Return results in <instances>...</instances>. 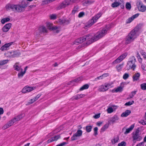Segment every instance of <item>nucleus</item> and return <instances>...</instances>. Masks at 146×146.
Listing matches in <instances>:
<instances>
[{"instance_id": "nucleus-34", "label": "nucleus", "mask_w": 146, "mask_h": 146, "mask_svg": "<svg viewBox=\"0 0 146 146\" xmlns=\"http://www.w3.org/2000/svg\"><path fill=\"white\" fill-rule=\"evenodd\" d=\"M9 60H2L0 61V66H3L7 64L9 62Z\"/></svg>"}, {"instance_id": "nucleus-29", "label": "nucleus", "mask_w": 146, "mask_h": 146, "mask_svg": "<svg viewBox=\"0 0 146 146\" xmlns=\"http://www.w3.org/2000/svg\"><path fill=\"white\" fill-rule=\"evenodd\" d=\"M84 95L82 94L77 95L73 97L70 99L72 100H78L81 98L83 97H84Z\"/></svg>"}, {"instance_id": "nucleus-61", "label": "nucleus", "mask_w": 146, "mask_h": 146, "mask_svg": "<svg viewBox=\"0 0 146 146\" xmlns=\"http://www.w3.org/2000/svg\"><path fill=\"white\" fill-rule=\"evenodd\" d=\"M4 110L2 108H0V115H2L3 113Z\"/></svg>"}, {"instance_id": "nucleus-45", "label": "nucleus", "mask_w": 146, "mask_h": 146, "mask_svg": "<svg viewBox=\"0 0 146 146\" xmlns=\"http://www.w3.org/2000/svg\"><path fill=\"white\" fill-rule=\"evenodd\" d=\"M126 143L124 141H123L118 144V146H126Z\"/></svg>"}, {"instance_id": "nucleus-38", "label": "nucleus", "mask_w": 146, "mask_h": 146, "mask_svg": "<svg viewBox=\"0 0 146 146\" xmlns=\"http://www.w3.org/2000/svg\"><path fill=\"white\" fill-rule=\"evenodd\" d=\"M109 127V124H106L104 126H103L101 129V131L102 132L104 131L106 129H107Z\"/></svg>"}, {"instance_id": "nucleus-40", "label": "nucleus", "mask_w": 146, "mask_h": 146, "mask_svg": "<svg viewBox=\"0 0 146 146\" xmlns=\"http://www.w3.org/2000/svg\"><path fill=\"white\" fill-rule=\"evenodd\" d=\"M118 119L119 117L117 116L114 115L111 121L113 123L115 122Z\"/></svg>"}, {"instance_id": "nucleus-54", "label": "nucleus", "mask_w": 146, "mask_h": 146, "mask_svg": "<svg viewBox=\"0 0 146 146\" xmlns=\"http://www.w3.org/2000/svg\"><path fill=\"white\" fill-rule=\"evenodd\" d=\"M82 4L84 6L88 5V0H84L82 2Z\"/></svg>"}, {"instance_id": "nucleus-27", "label": "nucleus", "mask_w": 146, "mask_h": 146, "mask_svg": "<svg viewBox=\"0 0 146 146\" xmlns=\"http://www.w3.org/2000/svg\"><path fill=\"white\" fill-rule=\"evenodd\" d=\"M122 90L123 88L121 86H119L117 88H115L112 90L111 92L112 93L120 92L122 91Z\"/></svg>"}, {"instance_id": "nucleus-6", "label": "nucleus", "mask_w": 146, "mask_h": 146, "mask_svg": "<svg viewBox=\"0 0 146 146\" xmlns=\"http://www.w3.org/2000/svg\"><path fill=\"white\" fill-rule=\"evenodd\" d=\"M112 84L110 83H105L99 87L98 90L100 92H105L109 88L112 87Z\"/></svg>"}, {"instance_id": "nucleus-1", "label": "nucleus", "mask_w": 146, "mask_h": 146, "mask_svg": "<svg viewBox=\"0 0 146 146\" xmlns=\"http://www.w3.org/2000/svg\"><path fill=\"white\" fill-rule=\"evenodd\" d=\"M108 30V28L105 27L102 28L95 34H90L84 36L77 39L76 42L82 43L86 41V44H89L105 36L107 33Z\"/></svg>"}, {"instance_id": "nucleus-9", "label": "nucleus", "mask_w": 146, "mask_h": 146, "mask_svg": "<svg viewBox=\"0 0 146 146\" xmlns=\"http://www.w3.org/2000/svg\"><path fill=\"white\" fill-rule=\"evenodd\" d=\"M82 131L81 130H78L77 132L74 134L71 137L72 141H74L77 139L78 137H81L82 135Z\"/></svg>"}, {"instance_id": "nucleus-43", "label": "nucleus", "mask_w": 146, "mask_h": 146, "mask_svg": "<svg viewBox=\"0 0 146 146\" xmlns=\"http://www.w3.org/2000/svg\"><path fill=\"white\" fill-rule=\"evenodd\" d=\"M86 131L88 132H90L92 130V126L91 125L87 126L86 127Z\"/></svg>"}, {"instance_id": "nucleus-4", "label": "nucleus", "mask_w": 146, "mask_h": 146, "mask_svg": "<svg viewBox=\"0 0 146 146\" xmlns=\"http://www.w3.org/2000/svg\"><path fill=\"white\" fill-rule=\"evenodd\" d=\"M27 5L28 2L25 1H23L21 5H15V11L18 12H23L27 6Z\"/></svg>"}, {"instance_id": "nucleus-18", "label": "nucleus", "mask_w": 146, "mask_h": 146, "mask_svg": "<svg viewBox=\"0 0 146 146\" xmlns=\"http://www.w3.org/2000/svg\"><path fill=\"white\" fill-rule=\"evenodd\" d=\"M139 15V13L136 14L129 18L126 21L127 23H129L131 22L135 19L137 18Z\"/></svg>"}, {"instance_id": "nucleus-32", "label": "nucleus", "mask_w": 146, "mask_h": 146, "mask_svg": "<svg viewBox=\"0 0 146 146\" xmlns=\"http://www.w3.org/2000/svg\"><path fill=\"white\" fill-rule=\"evenodd\" d=\"M66 6H67L66 5V3H65L64 1L60 5H59V7H58V9H62L65 8Z\"/></svg>"}, {"instance_id": "nucleus-63", "label": "nucleus", "mask_w": 146, "mask_h": 146, "mask_svg": "<svg viewBox=\"0 0 146 146\" xmlns=\"http://www.w3.org/2000/svg\"><path fill=\"white\" fill-rule=\"evenodd\" d=\"M80 0H71V3H77L80 1Z\"/></svg>"}, {"instance_id": "nucleus-56", "label": "nucleus", "mask_w": 146, "mask_h": 146, "mask_svg": "<svg viewBox=\"0 0 146 146\" xmlns=\"http://www.w3.org/2000/svg\"><path fill=\"white\" fill-rule=\"evenodd\" d=\"M35 102V101L33 99H31L29 101V102H28V104H31L34 102Z\"/></svg>"}, {"instance_id": "nucleus-22", "label": "nucleus", "mask_w": 146, "mask_h": 146, "mask_svg": "<svg viewBox=\"0 0 146 146\" xmlns=\"http://www.w3.org/2000/svg\"><path fill=\"white\" fill-rule=\"evenodd\" d=\"M13 123V121L11 120L3 126V129H5L12 125Z\"/></svg>"}, {"instance_id": "nucleus-16", "label": "nucleus", "mask_w": 146, "mask_h": 146, "mask_svg": "<svg viewBox=\"0 0 146 146\" xmlns=\"http://www.w3.org/2000/svg\"><path fill=\"white\" fill-rule=\"evenodd\" d=\"M8 56L10 57H14L19 55L18 52L17 51L9 52H7Z\"/></svg>"}, {"instance_id": "nucleus-59", "label": "nucleus", "mask_w": 146, "mask_h": 146, "mask_svg": "<svg viewBox=\"0 0 146 146\" xmlns=\"http://www.w3.org/2000/svg\"><path fill=\"white\" fill-rule=\"evenodd\" d=\"M136 146H144V143L143 142H141L137 144Z\"/></svg>"}, {"instance_id": "nucleus-10", "label": "nucleus", "mask_w": 146, "mask_h": 146, "mask_svg": "<svg viewBox=\"0 0 146 146\" xmlns=\"http://www.w3.org/2000/svg\"><path fill=\"white\" fill-rule=\"evenodd\" d=\"M46 26L48 28L49 30H56V33H58L59 31V30L58 29V27L56 26H54L52 23L49 22L46 23Z\"/></svg>"}, {"instance_id": "nucleus-11", "label": "nucleus", "mask_w": 146, "mask_h": 146, "mask_svg": "<svg viewBox=\"0 0 146 146\" xmlns=\"http://www.w3.org/2000/svg\"><path fill=\"white\" fill-rule=\"evenodd\" d=\"M14 43L13 42H11L8 43H6L1 47L0 49L2 51L7 50L9 49V48L11 45L14 44Z\"/></svg>"}, {"instance_id": "nucleus-28", "label": "nucleus", "mask_w": 146, "mask_h": 146, "mask_svg": "<svg viewBox=\"0 0 146 146\" xmlns=\"http://www.w3.org/2000/svg\"><path fill=\"white\" fill-rule=\"evenodd\" d=\"M60 138L59 135H57L55 137H52L51 138L49 139L48 140V143L51 142L52 141L57 140L58 139Z\"/></svg>"}, {"instance_id": "nucleus-23", "label": "nucleus", "mask_w": 146, "mask_h": 146, "mask_svg": "<svg viewBox=\"0 0 146 146\" xmlns=\"http://www.w3.org/2000/svg\"><path fill=\"white\" fill-rule=\"evenodd\" d=\"M140 76V74L139 73L137 72L135 73L133 77V81L134 82L136 81L139 80Z\"/></svg>"}, {"instance_id": "nucleus-44", "label": "nucleus", "mask_w": 146, "mask_h": 146, "mask_svg": "<svg viewBox=\"0 0 146 146\" xmlns=\"http://www.w3.org/2000/svg\"><path fill=\"white\" fill-rule=\"evenodd\" d=\"M141 88L143 90H146V83H143L141 85Z\"/></svg>"}, {"instance_id": "nucleus-26", "label": "nucleus", "mask_w": 146, "mask_h": 146, "mask_svg": "<svg viewBox=\"0 0 146 146\" xmlns=\"http://www.w3.org/2000/svg\"><path fill=\"white\" fill-rule=\"evenodd\" d=\"M138 9L139 11L144 12L146 10V6L143 4H140L138 7Z\"/></svg>"}, {"instance_id": "nucleus-13", "label": "nucleus", "mask_w": 146, "mask_h": 146, "mask_svg": "<svg viewBox=\"0 0 146 146\" xmlns=\"http://www.w3.org/2000/svg\"><path fill=\"white\" fill-rule=\"evenodd\" d=\"M123 0H115V1L111 4V7H116L119 5L123 3Z\"/></svg>"}, {"instance_id": "nucleus-50", "label": "nucleus", "mask_w": 146, "mask_h": 146, "mask_svg": "<svg viewBox=\"0 0 146 146\" xmlns=\"http://www.w3.org/2000/svg\"><path fill=\"white\" fill-rule=\"evenodd\" d=\"M126 8L128 9H130L131 8V5L129 3H127L126 4Z\"/></svg>"}, {"instance_id": "nucleus-7", "label": "nucleus", "mask_w": 146, "mask_h": 146, "mask_svg": "<svg viewBox=\"0 0 146 146\" xmlns=\"http://www.w3.org/2000/svg\"><path fill=\"white\" fill-rule=\"evenodd\" d=\"M36 87V86H27L22 89V92L23 93H26L31 92L34 90Z\"/></svg>"}, {"instance_id": "nucleus-64", "label": "nucleus", "mask_w": 146, "mask_h": 146, "mask_svg": "<svg viewBox=\"0 0 146 146\" xmlns=\"http://www.w3.org/2000/svg\"><path fill=\"white\" fill-rule=\"evenodd\" d=\"M65 21H66L65 20L60 19L59 22L62 24H65Z\"/></svg>"}, {"instance_id": "nucleus-36", "label": "nucleus", "mask_w": 146, "mask_h": 146, "mask_svg": "<svg viewBox=\"0 0 146 146\" xmlns=\"http://www.w3.org/2000/svg\"><path fill=\"white\" fill-rule=\"evenodd\" d=\"M123 64H119L116 66L117 70L118 72L120 71L123 68Z\"/></svg>"}, {"instance_id": "nucleus-8", "label": "nucleus", "mask_w": 146, "mask_h": 146, "mask_svg": "<svg viewBox=\"0 0 146 146\" xmlns=\"http://www.w3.org/2000/svg\"><path fill=\"white\" fill-rule=\"evenodd\" d=\"M127 52L123 53L113 61L112 63L113 64H115L120 63L127 56Z\"/></svg>"}, {"instance_id": "nucleus-42", "label": "nucleus", "mask_w": 146, "mask_h": 146, "mask_svg": "<svg viewBox=\"0 0 146 146\" xmlns=\"http://www.w3.org/2000/svg\"><path fill=\"white\" fill-rule=\"evenodd\" d=\"M136 91H133L131 92L129 95V97L130 98H133L134 96L136 94Z\"/></svg>"}, {"instance_id": "nucleus-31", "label": "nucleus", "mask_w": 146, "mask_h": 146, "mask_svg": "<svg viewBox=\"0 0 146 146\" xmlns=\"http://www.w3.org/2000/svg\"><path fill=\"white\" fill-rule=\"evenodd\" d=\"M79 11V8L77 6H75L73 8L72 12V14L74 15L76 13L78 12Z\"/></svg>"}, {"instance_id": "nucleus-24", "label": "nucleus", "mask_w": 146, "mask_h": 146, "mask_svg": "<svg viewBox=\"0 0 146 146\" xmlns=\"http://www.w3.org/2000/svg\"><path fill=\"white\" fill-rule=\"evenodd\" d=\"M131 111L130 110H127L122 113L121 116L123 117H127L131 113Z\"/></svg>"}, {"instance_id": "nucleus-53", "label": "nucleus", "mask_w": 146, "mask_h": 146, "mask_svg": "<svg viewBox=\"0 0 146 146\" xmlns=\"http://www.w3.org/2000/svg\"><path fill=\"white\" fill-rule=\"evenodd\" d=\"M139 122V123L143 125H146V120L145 121L144 120H141Z\"/></svg>"}, {"instance_id": "nucleus-12", "label": "nucleus", "mask_w": 146, "mask_h": 146, "mask_svg": "<svg viewBox=\"0 0 146 146\" xmlns=\"http://www.w3.org/2000/svg\"><path fill=\"white\" fill-rule=\"evenodd\" d=\"M11 26L12 24L10 23L6 24L2 28L3 31L4 33L7 32L11 28Z\"/></svg>"}, {"instance_id": "nucleus-37", "label": "nucleus", "mask_w": 146, "mask_h": 146, "mask_svg": "<svg viewBox=\"0 0 146 146\" xmlns=\"http://www.w3.org/2000/svg\"><path fill=\"white\" fill-rule=\"evenodd\" d=\"M89 87V85L88 84H86L82 86L81 87L80 89V91H82L85 89H88Z\"/></svg>"}, {"instance_id": "nucleus-14", "label": "nucleus", "mask_w": 146, "mask_h": 146, "mask_svg": "<svg viewBox=\"0 0 146 146\" xmlns=\"http://www.w3.org/2000/svg\"><path fill=\"white\" fill-rule=\"evenodd\" d=\"M133 141L135 143L136 141H140L142 139V137L139 136L138 135L133 133L132 136Z\"/></svg>"}, {"instance_id": "nucleus-30", "label": "nucleus", "mask_w": 146, "mask_h": 146, "mask_svg": "<svg viewBox=\"0 0 146 146\" xmlns=\"http://www.w3.org/2000/svg\"><path fill=\"white\" fill-rule=\"evenodd\" d=\"M119 140V137H114L111 139V142L112 144H114L116 143H117Z\"/></svg>"}, {"instance_id": "nucleus-57", "label": "nucleus", "mask_w": 146, "mask_h": 146, "mask_svg": "<svg viewBox=\"0 0 146 146\" xmlns=\"http://www.w3.org/2000/svg\"><path fill=\"white\" fill-rule=\"evenodd\" d=\"M40 95L39 94L37 95L35 98H33L34 100L35 101L37 100L40 97Z\"/></svg>"}, {"instance_id": "nucleus-51", "label": "nucleus", "mask_w": 146, "mask_h": 146, "mask_svg": "<svg viewBox=\"0 0 146 146\" xmlns=\"http://www.w3.org/2000/svg\"><path fill=\"white\" fill-rule=\"evenodd\" d=\"M85 15V13L83 12H81L78 15V17L79 18H81L83 17Z\"/></svg>"}, {"instance_id": "nucleus-48", "label": "nucleus", "mask_w": 146, "mask_h": 146, "mask_svg": "<svg viewBox=\"0 0 146 146\" xmlns=\"http://www.w3.org/2000/svg\"><path fill=\"white\" fill-rule=\"evenodd\" d=\"M140 53L144 58L146 60V53L144 52L143 50L141 51Z\"/></svg>"}, {"instance_id": "nucleus-2", "label": "nucleus", "mask_w": 146, "mask_h": 146, "mask_svg": "<svg viewBox=\"0 0 146 146\" xmlns=\"http://www.w3.org/2000/svg\"><path fill=\"white\" fill-rule=\"evenodd\" d=\"M102 15V13L100 12L94 16L91 19L88 21V23L85 25L84 28L85 29H87L92 26L97 21L98 19L101 17Z\"/></svg>"}, {"instance_id": "nucleus-33", "label": "nucleus", "mask_w": 146, "mask_h": 146, "mask_svg": "<svg viewBox=\"0 0 146 146\" xmlns=\"http://www.w3.org/2000/svg\"><path fill=\"white\" fill-rule=\"evenodd\" d=\"M10 19L9 17H6L1 19V22L2 24H4L5 23L9 21Z\"/></svg>"}, {"instance_id": "nucleus-55", "label": "nucleus", "mask_w": 146, "mask_h": 146, "mask_svg": "<svg viewBox=\"0 0 146 146\" xmlns=\"http://www.w3.org/2000/svg\"><path fill=\"white\" fill-rule=\"evenodd\" d=\"M109 74L108 73H104L102 74V76L103 79L106 77L108 76Z\"/></svg>"}, {"instance_id": "nucleus-15", "label": "nucleus", "mask_w": 146, "mask_h": 146, "mask_svg": "<svg viewBox=\"0 0 146 146\" xmlns=\"http://www.w3.org/2000/svg\"><path fill=\"white\" fill-rule=\"evenodd\" d=\"M47 32V30L45 27L43 26H41L39 27L38 30L37 31L36 33L38 32V35H39L42 32L46 33Z\"/></svg>"}, {"instance_id": "nucleus-20", "label": "nucleus", "mask_w": 146, "mask_h": 146, "mask_svg": "<svg viewBox=\"0 0 146 146\" xmlns=\"http://www.w3.org/2000/svg\"><path fill=\"white\" fill-rule=\"evenodd\" d=\"M23 117V114H21L20 115L15 117L14 118H13L11 120L13 121V123H14L20 120Z\"/></svg>"}, {"instance_id": "nucleus-25", "label": "nucleus", "mask_w": 146, "mask_h": 146, "mask_svg": "<svg viewBox=\"0 0 146 146\" xmlns=\"http://www.w3.org/2000/svg\"><path fill=\"white\" fill-rule=\"evenodd\" d=\"M134 126L135 124H133L131 125L129 128L126 129V131L124 133V134H127L130 133V132L133 129Z\"/></svg>"}, {"instance_id": "nucleus-21", "label": "nucleus", "mask_w": 146, "mask_h": 146, "mask_svg": "<svg viewBox=\"0 0 146 146\" xmlns=\"http://www.w3.org/2000/svg\"><path fill=\"white\" fill-rule=\"evenodd\" d=\"M14 68L15 70L19 72L23 70V69L21 68L20 65L18 63H16L15 64L14 66Z\"/></svg>"}, {"instance_id": "nucleus-52", "label": "nucleus", "mask_w": 146, "mask_h": 146, "mask_svg": "<svg viewBox=\"0 0 146 146\" xmlns=\"http://www.w3.org/2000/svg\"><path fill=\"white\" fill-rule=\"evenodd\" d=\"M98 128L97 127H95L94 129V134L96 136L98 134Z\"/></svg>"}, {"instance_id": "nucleus-39", "label": "nucleus", "mask_w": 146, "mask_h": 146, "mask_svg": "<svg viewBox=\"0 0 146 146\" xmlns=\"http://www.w3.org/2000/svg\"><path fill=\"white\" fill-rule=\"evenodd\" d=\"M82 80V77L81 76L75 79L73 81H72V82H78L81 80Z\"/></svg>"}, {"instance_id": "nucleus-62", "label": "nucleus", "mask_w": 146, "mask_h": 146, "mask_svg": "<svg viewBox=\"0 0 146 146\" xmlns=\"http://www.w3.org/2000/svg\"><path fill=\"white\" fill-rule=\"evenodd\" d=\"M141 66L143 70H146V65H145V64L142 65Z\"/></svg>"}, {"instance_id": "nucleus-60", "label": "nucleus", "mask_w": 146, "mask_h": 146, "mask_svg": "<svg viewBox=\"0 0 146 146\" xmlns=\"http://www.w3.org/2000/svg\"><path fill=\"white\" fill-rule=\"evenodd\" d=\"M88 5L92 4L94 2V1L93 0H88Z\"/></svg>"}, {"instance_id": "nucleus-19", "label": "nucleus", "mask_w": 146, "mask_h": 146, "mask_svg": "<svg viewBox=\"0 0 146 146\" xmlns=\"http://www.w3.org/2000/svg\"><path fill=\"white\" fill-rule=\"evenodd\" d=\"M117 108L116 106L113 105L110 107H108L107 111L108 113H110L113 112Z\"/></svg>"}, {"instance_id": "nucleus-47", "label": "nucleus", "mask_w": 146, "mask_h": 146, "mask_svg": "<svg viewBox=\"0 0 146 146\" xmlns=\"http://www.w3.org/2000/svg\"><path fill=\"white\" fill-rule=\"evenodd\" d=\"M129 77V74L127 73H125L123 76V78L124 80H126Z\"/></svg>"}, {"instance_id": "nucleus-58", "label": "nucleus", "mask_w": 146, "mask_h": 146, "mask_svg": "<svg viewBox=\"0 0 146 146\" xmlns=\"http://www.w3.org/2000/svg\"><path fill=\"white\" fill-rule=\"evenodd\" d=\"M100 116V114L98 113L96 114L93 116V117L95 119H98L99 118Z\"/></svg>"}, {"instance_id": "nucleus-5", "label": "nucleus", "mask_w": 146, "mask_h": 146, "mask_svg": "<svg viewBox=\"0 0 146 146\" xmlns=\"http://www.w3.org/2000/svg\"><path fill=\"white\" fill-rule=\"evenodd\" d=\"M136 59L134 56H131L129 59V60L127 62V67L128 69H132L134 70L136 66L135 64Z\"/></svg>"}, {"instance_id": "nucleus-35", "label": "nucleus", "mask_w": 146, "mask_h": 146, "mask_svg": "<svg viewBox=\"0 0 146 146\" xmlns=\"http://www.w3.org/2000/svg\"><path fill=\"white\" fill-rule=\"evenodd\" d=\"M18 74V76L19 78H21L23 77L25 73V72H24L23 70L20 71Z\"/></svg>"}, {"instance_id": "nucleus-17", "label": "nucleus", "mask_w": 146, "mask_h": 146, "mask_svg": "<svg viewBox=\"0 0 146 146\" xmlns=\"http://www.w3.org/2000/svg\"><path fill=\"white\" fill-rule=\"evenodd\" d=\"M15 5L9 3L7 4L5 6L6 9L7 10H9L12 9L13 11H15Z\"/></svg>"}, {"instance_id": "nucleus-3", "label": "nucleus", "mask_w": 146, "mask_h": 146, "mask_svg": "<svg viewBox=\"0 0 146 146\" xmlns=\"http://www.w3.org/2000/svg\"><path fill=\"white\" fill-rule=\"evenodd\" d=\"M137 32L134 30H132L127 36L126 39V43L129 44L133 41L136 38L137 35Z\"/></svg>"}, {"instance_id": "nucleus-49", "label": "nucleus", "mask_w": 146, "mask_h": 146, "mask_svg": "<svg viewBox=\"0 0 146 146\" xmlns=\"http://www.w3.org/2000/svg\"><path fill=\"white\" fill-rule=\"evenodd\" d=\"M134 103V101L133 100L131 101H129L127 102H126L125 104V106H130L133 104Z\"/></svg>"}, {"instance_id": "nucleus-41", "label": "nucleus", "mask_w": 146, "mask_h": 146, "mask_svg": "<svg viewBox=\"0 0 146 146\" xmlns=\"http://www.w3.org/2000/svg\"><path fill=\"white\" fill-rule=\"evenodd\" d=\"M49 17L50 19L55 20L56 18L57 15L55 14H52L50 15Z\"/></svg>"}, {"instance_id": "nucleus-46", "label": "nucleus", "mask_w": 146, "mask_h": 146, "mask_svg": "<svg viewBox=\"0 0 146 146\" xmlns=\"http://www.w3.org/2000/svg\"><path fill=\"white\" fill-rule=\"evenodd\" d=\"M64 1L67 6L72 4L71 0H65Z\"/></svg>"}]
</instances>
